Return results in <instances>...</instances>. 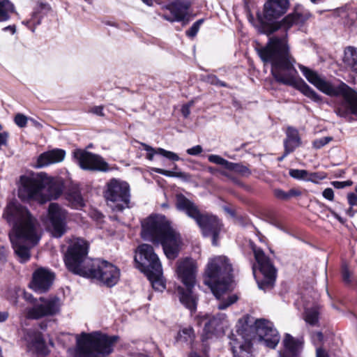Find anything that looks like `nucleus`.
Returning <instances> with one entry per match:
<instances>
[{"label": "nucleus", "mask_w": 357, "mask_h": 357, "mask_svg": "<svg viewBox=\"0 0 357 357\" xmlns=\"http://www.w3.org/2000/svg\"><path fill=\"white\" fill-rule=\"evenodd\" d=\"M289 6V0H268L264 4L266 21L261 22L260 31L268 36L278 31H280L282 34L280 36H270L266 45L257 48V52L264 64H271V73L277 82L293 86L314 102L321 103L322 97L298 77L294 67L296 60L290 53L287 43L288 30L294 25L305 23L311 17L310 13L297 6L294 11L282 21L273 22L284 14Z\"/></svg>", "instance_id": "obj_1"}, {"label": "nucleus", "mask_w": 357, "mask_h": 357, "mask_svg": "<svg viewBox=\"0 0 357 357\" xmlns=\"http://www.w3.org/2000/svg\"><path fill=\"white\" fill-rule=\"evenodd\" d=\"M2 217L11 227L9 238L15 253L21 263L26 262L31 257V249L41 238L37 220L26 208L14 202L6 205Z\"/></svg>", "instance_id": "obj_2"}, {"label": "nucleus", "mask_w": 357, "mask_h": 357, "mask_svg": "<svg viewBox=\"0 0 357 357\" xmlns=\"http://www.w3.org/2000/svg\"><path fill=\"white\" fill-rule=\"evenodd\" d=\"M257 338L271 349H275L280 337L273 324L265 319H259L254 326L243 325L236 334L229 336L231 350L234 357H252V341Z\"/></svg>", "instance_id": "obj_3"}, {"label": "nucleus", "mask_w": 357, "mask_h": 357, "mask_svg": "<svg viewBox=\"0 0 357 357\" xmlns=\"http://www.w3.org/2000/svg\"><path fill=\"white\" fill-rule=\"evenodd\" d=\"M298 68L306 79L324 94L338 98L335 102L334 111L341 118L349 119L351 115L357 116V92L341 82L335 85L326 80L309 68L299 64Z\"/></svg>", "instance_id": "obj_4"}, {"label": "nucleus", "mask_w": 357, "mask_h": 357, "mask_svg": "<svg viewBox=\"0 0 357 357\" xmlns=\"http://www.w3.org/2000/svg\"><path fill=\"white\" fill-rule=\"evenodd\" d=\"M142 237L155 245H161L169 259H176L179 254L181 235L162 215H151L142 222Z\"/></svg>", "instance_id": "obj_5"}, {"label": "nucleus", "mask_w": 357, "mask_h": 357, "mask_svg": "<svg viewBox=\"0 0 357 357\" xmlns=\"http://www.w3.org/2000/svg\"><path fill=\"white\" fill-rule=\"evenodd\" d=\"M232 272V266L225 256L216 257L208 261L204 273V284L210 287L218 299L229 289L233 281Z\"/></svg>", "instance_id": "obj_6"}, {"label": "nucleus", "mask_w": 357, "mask_h": 357, "mask_svg": "<svg viewBox=\"0 0 357 357\" xmlns=\"http://www.w3.org/2000/svg\"><path fill=\"white\" fill-rule=\"evenodd\" d=\"M118 335H108L100 332L83 333L77 339L75 357H107L114 351Z\"/></svg>", "instance_id": "obj_7"}, {"label": "nucleus", "mask_w": 357, "mask_h": 357, "mask_svg": "<svg viewBox=\"0 0 357 357\" xmlns=\"http://www.w3.org/2000/svg\"><path fill=\"white\" fill-rule=\"evenodd\" d=\"M196 272V262L192 259L185 258L177 261L176 273L178 278L185 287L177 288L179 301L191 312L197 308V298L192 291L195 284Z\"/></svg>", "instance_id": "obj_8"}, {"label": "nucleus", "mask_w": 357, "mask_h": 357, "mask_svg": "<svg viewBox=\"0 0 357 357\" xmlns=\"http://www.w3.org/2000/svg\"><path fill=\"white\" fill-rule=\"evenodd\" d=\"M20 180L22 184L18 195L22 200L38 199L45 189L50 199H56L62 193L61 186L45 175L40 174L32 178L22 176Z\"/></svg>", "instance_id": "obj_9"}, {"label": "nucleus", "mask_w": 357, "mask_h": 357, "mask_svg": "<svg viewBox=\"0 0 357 357\" xmlns=\"http://www.w3.org/2000/svg\"><path fill=\"white\" fill-rule=\"evenodd\" d=\"M89 243L83 238L72 240L64 255L66 268L73 274L84 277L94 259L88 257Z\"/></svg>", "instance_id": "obj_10"}, {"label": "nucleus", "mask_w": 357, "mask_h": 357, "mask_svg": "<svg viewBox=\"0 0 357 357\" xmlns=\"http://www.w3.org/2000/svg\"><path fill=\"white\" fill-rule=\"evenodd\" d=\"M255 260L257 261L260 275L256 272V266H252V271L259 289L264 291L272 289L275 285L277 270L264 251L255 246L252 247Z\"/></svg>", "instance_id": "obj_11"}, {"label": "nucleus", "mask_w": 357, "mask_h": 357, "mask_svg": "<svg viewBox=\"0 0 357 357\" xmlns=\"http://www.w3.org/2000/svg\"><path fill=\"white\" fill-rule=\"evenodd\" d=\"M84 278L96 280L107 287H112L119 280L120 270L107 261L94 259Z\"/></svg>", "instance_id": "obj_12"}, {"label": "nucleus", "mask_w": 357, "mask_h": 357, "mask_svg": "<svg viewBox=\"0 0 357 357\" xmlns=\"http://www.w3.org/2000/svg\"><path fill=\"white\" fill-rule=\"evenodd\" d=\"M130 197V188L126 182L113 178L108 183L105 197L113 204L110 206L114 211H122L128 208Z\"/></svg>", "instance_id": "obj_13"}, {"label": "nucleus", "mask_w": 357, "mask_h": 357, "mask_svg": "<svg viewBox=\"0 0 357 357\" xmlns=\"http://www.w3.org/2000/svg\"><path fill=\"white\" fill-rule=\"evenodd\" d=\"M136 267L144 274L155 271L159 273L162 264L152 245L142 244L137 248L134 258Z\"/></svg>", "instance_id": "obj_14"}, {"label": "nucleus", "mask_w": 357, "mask_h": 357, "mask_svg": "<svg viewBox=\"0 0 357 357\" xmlns=\"http://www.w3.org/2000/svg\"><path fill=\"white\" fill-rule=\"evenodd\" d=\"M73 157L83 170L102 172L112 170L109 164L100 155L82 149H76L73 152Z\"/></svg>", "instance_id": "obj_15"}, {"label": "nucleus", "mask_w": 357, "mask_h": 357, "mask_svg": "<svg viewBox=\"0 0 357 357\" xmlns=\"http://www.w3.org/2000/svg\"><path fill=\"white\" fill-rule=\"evenodd\" d=\"M61 305V300L57 296L47 298L40 297L32 307L27 309V317L29 319H38L44 317L54 316L59 312Z\"/></svg>", "instance_id": "obj_16"}, {"label": "nucleus", "mask_w": 357, "mask_h": 357, "mask_svg": "<svg viewBox=\"0 0 357 357\" xmlns=\"http://www.w3.org/2000/svg\"><path fill=\"white\" fill-rule=\"evenodd\" d=\"M67 213L57 203H51L48 207L49 229L55 238H61L67 231Z\"/></svg>", "instance_id": "obj_17"}, {"label": "nucleus", "mask_w": 357, "mask_h": 357, "mask_svg": "<svg viewBox=\"0 0 357 357\" xmlns=\"http://www.w3.org/2000/svg\"><path fill=\"white\" fill-rule=\"evenodd\" d=\"M190 7L191 2L189 0H173L165 7L169 11V14H162L160 16L167 21L181 22L185 25L190 22Z\"/></svg>", "instance_id": "obj_18"}, {"label": "nucleus", "mask_w": 357, "mask_h": 357, "mask_svg": "<svg viewBox=\"0 0 357 357\" xmlns=\"http://www.w3.org/2000/svg\"><path fill=\"white\" fill-rule=\"evenodd\" d=\"M196 223L200 227L203 236L205 237L211 236L213 245L217 246L219 234L222 229L220 220L215 215L205 213L202 214Z\"/></svg>", "instance_id": "obj_19"}, {"label": "nucleus", "mask_w": 357, "mask_h": 357, "mask_svg": "<svg viewBox=\"0 0 357 357\" xmlns=\"http://www.w3.org/2000/svg\"><path fill=\"white\" fill-rule=\"evenodd\" d=\"M24 339L29 351L43 356L49 354L50 351L41 332L35 329H29L25 334Z\"/></svg>", "instance_id": "obj_20"}, {"label": "nucleus", "mask_w": 357, "mask_h": 357, "mask_svg": "<svg viewBox=\"0 0 357 357\" xmlns=\"http://www.w3.org/2000/svg\"><path fill=\"white\" fill-rule=\"evenodd\" d=\"M54 279L53 273L45 268H38L33 274L30 286L36 292L45 293L50 289Z\"/></svg>", "instance_id": "obj_21"}, {"label": "nucleus", "mask_w": 357, "mask_h": 357, "mask_svg": "<svg viewBox=\"0 0 357 357\" xmlns=\"http://www.w3.org/2000/svg\"><path fill=\"white\" fill-rule=\"evenodd\" d=\"M175 205L178 211L185 213L187 216L195 220V222L202 214L196 204L181 193L176 195Z\"/></svg>", "instance_id": "obj_22"}, {"label": "nucleus", "mask_w": 357, "mask_h": 357, "mask_svg": "<svg viewBox=\"0 0 357 357\" xmlns=\"http://www.w3.org/2000/svg\"><path fill=\"white\" fill-rule=\"evenodd\" d=\"M66 156V151L61 149H54L41 153L37 159L36 167L43 168L48 165L62 162Z\"/></svg>", "instance_id": "obj_23"}, {"label": "nucleus", "mask_w": 357, "mask_h": 357, "mask_svg": "<svg viewBox=\"0 0 357 357\" xmlns=\"http://www.w3.org/2000/svg\"><path fill=\"white\" fill-rule=\"evenodd\" d=\"M202 321L204 323V331L206 334L213 333L223 328L224 322L226 321V314L218 313L216 315H206Z\"/></svg>", "instance_id": "obj_24"}, {"label": "nucleus", "mask_w": 357, "mask_h": 357, "mask_svg": "<svg viewBox=\"0 0 357 357\" xmlns=\"http://www.w3.org/2000/svg\"><path fill=\"white\" fill-rule=\"evenodd\" d=\"M303 343L302 340L295 339L290 334L286 333L283 340V345L287 354H280V357H287V354L291 355L292 357H296L302 349Z\"/></svg>", "instance_id": "obj_25"}, {"label": "nucleus", "mask_w": 357, "mask_h": 357, "mask_svg": "<svg viewBox=\"0 0 357 357\" xmlns=\"http://www.w3.org/2000/svg\"><path fill=\"white\" fill-rule=\"evenodd\" d=\"M142 146L144 147V149L147 151L146 158L149 160H153L155 154L161 155L172 161H178L180 160L179 156L176 153L167 151L162 148L154 149L144 143H142Z\"/></svg>", "instance_id": "obj_26"}, {"label": "nucleus", "mask_w": 357, "mask_h": 357, "mask_svg": "<svg viewBox=\"0 0 357 357\" xmlns=\"http://www.w3.org/2000/svg\"><path fill=\"white\" fill-rule=\"evenodd\" d=\"M286 135L287 137L284 140V147L287 149H292V151H294L301 144L298 130L293 127H288Z\"/></svg>", "instance_id": "obj_27"}, {"label": "nucleus", "mask_w": 357, "mask_h": 357, "mask_svg": "<svg viewBox=\"0 0 357 357\" xmlns=\"http://www.w3.org/2000/svg\"><path fill=\"white\" fill-rule=\"evenodd\" d=\"M149 282H151L152 287L158 291H162L165 289V283L163 280V271L162 267H160L159 273H155V271H151L150 273L144 274Z\"/></svg>", "instance_id": "obj_28"}, {"label": "nucleus", "mask_w": 357, "mask_h": 357, "mask_svg": "<svg viewBox=\"0 0 357 357\" xmlns=\"http://www.w3.org/2000/svg\"><path fill=\"white\" fill-rule=\"evenodd\" d=\"M344 63L357 72V49L347 47L344 50Z\"/></svg>", "instance_id": "obj_29"}, {"label": "nucleus", "mask_w": 357, "mask_h": 357, "mask_svg": "<svg viewBox=\"0 0 357 357\" xmlns=\"http://www.w3.org/2000/svg\"><path fill=\"white\" fill-rule=\"evenodd\" d=\"M195 337V332L191 326L185 327L181 329L176 337L178 342L190 344L194 341Z\"/></svg>", "instance_id": "obj_30"}, {"label": "nucleus", "mask_w": 357, "mask_h": 357, "mask_svg": "<svg viewBox=\"0 0 357 357\" xmlns=\"http://www.w3.org/2000/svg\"><path fill=\"white\" fill-rule=\"evenodd\" d=\"M15 12V6L9 0H0V22L10 19V14Z\"/></svg>", "instance_id": "obj_31"}, {"label": "nucleus", "mask_w": 357, "mask_h": 357, "mask_svg": "<svg viewBox=\"0 0 357 357\" xmlns=\"http://www.w3.org/2000/svg\"><path fill=\"white\" fill-rule=\"evenodd\" d=\"M153 171L158 174H162L167 177L178 178L181 180L185 182H188L191 179V176L189 174L183 172H174L160 168H155Z\"/></svg>", "instance_id": "obj_32"}, {"label": "nucleus", "mask_w": 357, "mask_h": 357, "mask_svg": "<svg viewBox=\"0 0 357 357\" xmlns=\"http://www.w3.org/2000/svg\"><path fill=\"white\" fill-rule=\"evenodd\" d=\"M67 200L69 205L74 208H79L84 206V199L79 192L73 191L68 194Z\"/></svg>", "instance_id": "obj_33"}, {"label": "nucleus", "mask_w": 357, "mask_h": 357, "mask_svg": "<svg viewBox=\"0 0 357 357\" xmlns=\"http://www.w3.org/2000/svg\"><path fill=\"white\" fill-rule=\"evenodd\" d=\"M227 170L232 171L243 176H249L251 174V170L247 167L241 163H236L230 162Z\"/></svg>", "instance_id": "obj_34"}, {"label": "nucleus", "mask_w": 357, "mask_h": 357, "mask_svg": "<svg viewBox=\"0 0 357 357\" xmlns=\"http://www.w3.org/2000/svg\"><path fill=\"white\" fill-rule=\"evenodd\" d=\"M47 6V4L40 3L38 6H37L33 13H31V20L33 22V29L32 31L34 32L36 27L40 24L42 17L40 15V13L43 9H44Z\"/></svg>", "instance_id": "obj_35"}, {"label": "nucleus", "mask_w": 357, "mask_h": 357, "mask_svg": "<svg viewBox=\"0 0 357 357\" xmlns=\"http://www.w3.org/2000/svg\"><path fill=\"white\" fill-rule=\"evenodd\" d=\"M305 320L307 324L312 326L316 325L319 321V312L315 308L305 310Z\"/></svg>", "instance_id": "obj_36"}, {"label": "nucleus", "mask_w": 357, "mask_h": 357, "mask_svg": "<svg viewBox=\"0 0 357 357\" xmlns=\"http://www.w3.org/2000/svg\"><path fill=\"white\" fill-rule=\"evenodd\" d=\"M208 160L209 162L223 166L226 169H228L230 162L225 160L218 155H209L208 156Z\"/></svg>", "instance_id": "obj_37"}, {"label": "nucleus", "mask_w": 357, "mask_h": 357, "mask_svg": "<svg viewBox=\"0 0 357 357\" xmlns=\"http://www.w3.org/2000/svg\"><path fill=\"white\" fill-rule=\"evenodd\" d=\"M204 19L202 18L198 20L195 23H193L192 26L188 31H186V36H188L189 38H194L197 34L199 28L201 25L204 23Z\"/></svg>", "instance_id": "obj_38"}, {"label": "nucleus", "mask_w": 357, "mask_h": 357, "mask_svg": "<svg viewBox=\"0 0 357 357\" xmlns=\"http://www.w3.org/2000/svg\"><path fill=\"white\" fill-rule=\"evenodd\" d=\"M290 176L295 179L306 181L308 171L305 169H291L289 172Z\"/></svg>", "instance_id": "obj_39"}, {"label": "nucleus", "mask_w": 357, "mask_h": 357, "mask_svg": "<svg viewBox=\"0 0 357 357\" xmlns=\"http://www.w3.org/2000/svg\"><path fill=\"white\" fill-rule=\"evenodd\" d=\"M206 80L207 82L212 85L222 86V87H228V85L226 82L220 80L216 75H209L206 77Z\"/></svg>", "instance_id": "obj_40"}, {"label": "nucleus", "mask_w": 357, "mask_h": 357, "mask_svg": "<svg viewBox=\"0 0 357 357\" xmlns=\"http://www.w3.org/2000/svg\"><path fill=\"white\" fill-rule=\"evenodd\" d=\"M238 298L236 295L228 296L227 301L222 300L218 305L219 310H225L237 301Z\"/></svg>", "instance_id": "obj_41"}, {"label": "nucleus", "mask_w": 357, "mask_h": 357, "mask_svg": "<svg viewBox=\"0 0 357 357\" xmlns=\"http://www.w3.org/2000/svg\"><path fill=\"white\" fill-rule=\"evenodd\" d=\"M28 119L22 114H17L15 116L14 121L20 128H24L27 124Z\"/></svg>", "instance_id": "obj_42"}, {"label": "nucleus", "mask_w": 357, "mask_h": 357, "mask_svg": "<svg viewBox=\"0 0 357 357\" xmlns=\"http://www.w3.org/2000/svg\"><path fill=\"white\" fill-rule=\"evenodd\" d=\"M331 140L332 137H322L321 139L314 141L313 146L317 149H321L325 145H326L328 143H329Z\"/></svg>", "instance_id": "obj_43"}, {"label": "nucleus", "mask_w": 357, "mask_h": 357, "mask_svg": "<svg viewBox=\"0 0 357 357\" xmlns=\"http://www.w3.org/2000/svg\"><path fill=\"white\" fill-rule=\"evenodd\" d=\"M324 175H321L318 172H309L308 175L306 176V181H312L314 183L318 182L319 180H322L324 178Z\"/></svg>", "instance_id": "obj_44"}, {"label": "nucleus", "mask_w": 357, "mask_h": 357, "mask_svg": "<svg viewBox=\"0 0 357 357\" xmlns=\"http://www.w3.org/2000/svg\"><path fill=\"white\" fill-rule=\"evenodd\" d=\"M342 279L345 283H347V284L351 283V279H350L351 273H350L349 268L347 265H344L342 266Z\"/></svg>", "instance_id": "obj_45"}, {"label": "nucleus", "mask_w": 357, "mask_h": 357, "mask_svg": "<svg viewBox=\"0 0 357 357\" xmlns=\"http://www.w3.org/2000/svg\"><path fill=\"white\" fill-rule=\"evenodd\" d=\"M273 195L278 199L288 200L287 192H285L282 189H275L273 190Z\"/></svg>", "instance_id": "obj_46"}, {"label": "nucleus", "mask_w": 357, "mask_h": 357, "mask_svg": "<svg viewBox=\"0 0 357 357\" xmlns=\"http://www.w3.org/2000/svg\"><path fill=\"white\" fill-rule=\"evenodd\" d=\"M203 151V149L200 145H196L192 148L188 149L186 153L190 155H198Z\"/></svg>", "instance_id": "obj_47"}, {"label": "nucleus", "mask_w": 357, "mask_h": 357, "mask_svg": "<svg viewBox=\"0 0 357 357\" xmlns=\"http://www.w3.org/2000/svg\"><path fill=\"white\" fill-rule=\"evenodd\" d=\"M353 182L350 180L345 181H333L332 182V185L334 186V188L337 189H342L346 187L351 185Z\"/></svg>", "instance_id": "obj_48"}, {"label": "nucleus", "mask_w": 357, "mask_h": 357, "mask_svg": "<svg viewBox=\"0 0 357 357\" xmlns=\"http://www.w3.org/2000/svg\"><path fill=\"white\" fill-rule=\"evenodd\" d=\"M193 105V102H189L187 104H185L181 107V114L184 118L187 119L190 114V107Z\"/></svg>", "instance_id": "obj_49"}, {"label": "nucleus", "mask_w": 357, "mask_h": 357, "mask_svg": "<svg viewBox=\"0 0 357 357\" xmlns=\"http://www.w3.org/2000/svg\"><path fill=\"white\" fill-rule=\"evenodd\" d=\"M323 197L329 200L333 201L334 199V192L333 190L331 188H326L322 192Z\"/></svg>", "instance_id": "obj_50"}, {"label": "nucleus", "mask_w": 357, "mask_h": 357, "mask_svg": "<svg viewBox=\"0 0 357 357\" xmlns=\"http://www.w3.org/2000/svg\"><path fill=\"white\" fill-rule=\"evenodd\" d=\"M347 200L350 206L357 205V195L354 192H350L347 195Z\"/></svg>", "instance_id": "obj_51"}, {"label": "nucleus", "mask_w": 357, "mask_h": 357, "mask_svg": "<svg viewBox=\"0 0 357 357\" xmlns=\"http://www.w3.org/2000/svg\"><path fill=\"white\" fill-rule=\"evenodd\" d=\"M90 112L100 116H104L103 107L102 106H94L90 109Z\"/></svg>", "instance_id": "obj_52"}, {"label": "nucleus", "mask_w": 357, "mask_h": 357, "mask_svg": "<svg viewBox=\"0 0 357 357\" xmlns=\"http://www.w3.org/2000/svg\"><path fill=\"white\" fill-rule=\"evenodd\" d=\"M301 195V192L299 190L292 188L287 192L288 199L291 197H298Z\"/></svg>", "instance_id": "obj_53"}, {"label": "nucleus", "mask_w": 357, "mask_h": 357, "mask_svg": "<svg viewBox=\"0 0 357 357\" xmlns=\"http://www.w3.org/2000/svg\"><path fill=\"white\" fill-rule=\"evenodd\" d=\"M6 259L7 255L5 249L3 247H0V266L6 261Z\"/></svg>", "instance_id": "obj_54"}, {"label": "nucleus", "mask_w": 357, "mask_h": 357, "mask_svg": "<svg viewBox=\"0 0 357 357\" xmlns=\"http://www.w3.org/2000/svg\"><path fill=\"white\" fill-rule=\"evenodd\" d=\"M9 317V313L7 311H0V323L6 321Z\"/></svg>", "instance_id": "obj_55"}, {"label": "nucleus", "mask_w": 357, "mask_h": 357, "mask_svg": "<svg viewBox=\"0 0 357 357\" xmlns=\"http://www.w3.org/2000/svg\"><path fill=\"white\" fill-rule=\"evenodd\" d=\"M292 149H287V148H284V153L278 158V160L279 162L282 161L289 153H292Z\"/></svg>", "instance_id": "obj_56"}, {"label": "nucleus", "mask_w": 357, "mask_h": 357, "mask_svg": "<svg viewBox=\"0 0 357 357\" xmlns=\"http://www.w3.org/2000/svg\"><path fill=\"white\" fill-rule=\"evenodd\" d=\"M317 357H328V355L321 348H318L317 349Z\"/></svg>", "instance_id": "obj_57"}, {"label": "nucleus", "mask_w": 357, "mask_h": 357, "mask_svg": "<svg viewBox=\"0 0 357 357\" xmlns=\"http://www.w3.org/2000/svg\"><path fill=\"white\" fill-rule=\"evenodd\" d=\"M22 24H24V25H26L27 27H29L31 31H32V26H33V22H31V20H26V21H23L22 22Z\"/></svg>", "instance_id": "obj_58"}, {"label": "nucleus", "mask_w": 357, "mask_h": 357, "mask_svg": "<svg viewBox=\"0 0 357 357\" xmlns=\"http://www.w3.org/2000/svg\"><path fill=\"white\" fill-rule=\"evenodd\" d=\"M314 336L317 338V340H318L319 342H321V341H322V340H323V337H324L323 334H322V333H321V332H317V333L314 335Z\"/></svg>", "instance_id": "obj_59"}, {"label": "nucleus", "mask_w": 357, "mask_h": 357, "mask_svg": "<svg viewBox=\"0 0 357 357\" xmlns=\"http://www.w3.org/2000/svg\"><path fill=\"white\" fill-rule=\"evenodd\" d=\"M4 30H9L12 32V33H14L15 32V26H8L4 28Z\"/></svg>", "instance_id": "obj_60"}, {"label": "nucleus", "mask_w": 357, "mask_h": 357, "mask_svg": "<svg viewBox=\"0 0 357 357\" xmlns=\"http://www.w3.org/2000/svg\"><path fill=\"white\" fill-rule=\"evenodd\" d=\"M225 211H227L228 213H229L231 215L234 216L235 213H234V211L232 209H231V208H228V207H225Z\"/></svg>", "instance_id": "obj_61"}, {"label": "nucleus", "mask_w": 357, "mask_h": 357, "mask_svg": "<svg viewBox=\"0 0 357 357\" xmlns=\"http://www.w3.org/2000/svg\"><path fill=\"white\" fill-rule=\"evenodd\" d=\"M24 298L26 300H28V301H31L33 297H32V295L31 294H29L27 293H24Z\"/></svg>", "instance_id": "obj_62"}, {"label": "nucleus", "mask_w": 357, "mask_h": 357, "mask_svg": "<svg viewBox=\"0 0 357 357\" xmlns=\"http://www.w3.org/2000/svg\"><path fill=\"white\" fill-rule=\"evenodd\" d=\"M189 357H201V356L198 354H197L196 352H192L189 355Z\"/></svg>", "instance_id": "obj_63"}, {"label": "nucleus", "mask_w": 357, "mask_h": 357, "mask_svg": "<svg viewBox=\"0 0 357 357\" xmlns=\"http://www.w3.org/2000/svg\"><path fill=\"white\" fill-rule=\"evenodd\" d=\"M352 208V207L351 206V207H350V208L347 211V214H348L349 216H351V217H352V216L354 215V213H353V211H352V208Z\"/></svg>", "instance_id": "obj_64"}]
</instances>
